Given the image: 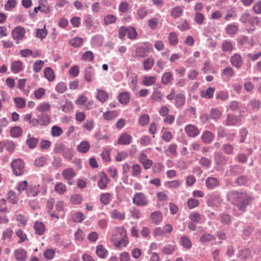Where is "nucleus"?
<instances>
[{"instance_id":"nucleus-13","label":"nucleus","mask_w":261,"mask_h":261,"mask_svg":"<svg viewBox=\"0 0 261 261\" xmlns=\"http://www.w3.org/2000/svg\"><path fill=\"white\" fill-rule=\"evenodd\" d=\"M185 129L187 135L189 137H194L197 136L199 133L197 128L191 124H188L186 125Z\"/></svg>"},{"instance_id":"nucleus-18","label":"nucleus","mask_w":261,"mask_h":261,"mask_svg":"<svg viewBox=\"0 0 261 261\" xmlns=\"http://www.w3.org/2000/svg\"><path fill=\"white\" fill-rule=\"evenodd\" d=\"M215 91V88L208 87L206 90H202L200 95L203 98L210 99L213 97Z\"/></svg>"},{"instance_id":"nucleus-36","label":"nucleus","mask_w":261,"mask_h":261,"mask_svg":"<svg viewBox=\"0 0 261 261\" xmlns=\"http://www.w3.org/2000/svg\"><path fill=\"white\" fill-rule=\"evenodd\" d=\"M66 191V187L65 184L59 182L55 186V191L58 194L62 195L65 193Z\"/></svg>"},{"instance_id":"nucleus-41","label":"nucleus","mask_w":261,"mask_h":261,"mask_svg":"<svg viewBox=\"0 0 261 261\" xmlns=\"http://www.w3.org/2000/svg\"><path fill=\"white\" fill-rule=\"evenodd\" d=\"M117 19V17L113 14H108L104 17L103 21L105 24L108 25L110 24L114 23Z\"/></svg>"},{"instance_id":"nucleus-44","label":"nucleus","mask_w":261,"mask_h":261,"mask_svg":"<svg viewBox=\"0 0 261 261\" xmlns=\"http://www.w3.org/2000/svg\"><path fill=\"white\" fill-rule=\"evenodd\" d=\"M169 43L171 45H175L178 43V37L175 32L169 33L168 36Z\"/></svg>"},{"instance_id":"nucleus-50","label":"nucleus","mask_w":261,"mask_h":261,"mask_svg":"<svg viewBox=\"0 0 261 261\" xmlns=\"http://www.w3.org/2000/svg\"><path fill=\"white\" fill-rule=\"evenodd\" d=\"M118 115V113L115 111H108L103 114L105 119L110 120L116 118Z\"/></svg>"},{"instance_id":"nucleus-17","label":"nucleus","mask_w":261,"mask_h":261,"mask_svg":"<svg viewBox=\"0 0 261 261\" xmlns=\"http://www.w3.org/2000/svg\"><path fill=\"white\" fill-rule=\"evenodd\" d=\"M76 175L73 169L71 168H68L64 169L62 172V175L64 179L71 180Z\"/></svg>"},{"instance_id":"nucleus-15","label":"nucleus","mask_w":261,"mask_h":261,"mask_svg":"<svg viewBox=\"0 0 261 261\" xmlns=\"http://www.w3.org/2000/svg\"><path fill=\"white\" fill-rule=\"evenodd\" d=\"M201 138L205 143L209 144L211 143L214 140V135L210 131L206 130L203 133Z\"/></svg>"},{"instance_id":"nucleus-20","label":"nucleus","mask_w":261,"mask_h":261,"mask_svg":"<svg viewBox=\"0 0 261 261\" xmlns=\"http://www.w3.org/2000/svg\"><path fill=\"white\" fill-rule=\"evenodd\" d=\"M34 228L35 233L38 235H42L45 231V226L43 223L36 221L34 225Z\"/></svg>"},{"instance_id":"nucleus-21","label":"nucleus","mask_w":261,"mask_h":261,"mask_svg":"<svg viewBox=\"0 0 261 261\" xmlns=\"http://www.w3.org/2000/svg\"><path fill=\"white\" fill-rule=\"evenodd\" d=\"M39 185L36 186H31L27 191L28 197H35L37 196L39 192Z\"/></svg>"},{"instance_id":"nucleus-43","label":"nucleus","mask_w":261,"mask_h":261,"mask_svg":"<svg viewBox=\"0 0 261 261\" xmlns=\"http://www.w3.org/2000/svg\"><path fill=\"white\" fill-rule=\"evenodd\" d=\"M239 257L243 260L248 259L250 257V251L248 249L242 250L239 252Z\"/></svg>"},{"instance_id":"nucleus-35","label":"nucleus","mask_w":261,"mask_h":261,"mask_svg":"<svg viewBox=\"0 0 261 261\" xmlns=\"http://www.w3.org/2000/svg\"><path fill=\"white\" fill-rule=\"evenodd\" d=\"M110 214L111 217L112 219H116L119 220H123L125 218L124 214L119 212L116 209L112 210Z\"/></svg>"},{"instance_id":"nucleus-59","label":"nucleus","mask_w":261,"mask_h":261,"mask_svg":"<svg viewBox=\"0 0 261 261\" xmlns=\"http://www.w3.org/2000/svg\"><path fill=\"white\" fill-rule=\"evenodd\" d=\"M44 62L42 60L36 61L33 65V70L35 72H39L41 71Z\"/></svg>"},{"instance_id":"nucleus-14","label":"nucleus","mask_w":261,"mask_h":261,"mask_svg":"<svg viewBox=\"0 0 261 261\" xmlns=\"http://www.w3.org/2000/svg\"><path fill=\"white\" fill-rule=\"evenodd\" d=\"M14 256L18 261H24L27 258V251L22 249L19 248L14 251Z\"/></svg>"},{"instance_id":"nucleus-57","label":"nucleus","mask_w":261,"mask_h":261,"mask_svg":"<svg viewBox=\"0 0 261 261\" xmlns=\"http://www.w3.org/2000/svg\"><path fill=\"white\" fill-rule=\"evenodd\" d=\"M94 56L91 51L88 50L84 53L82 56V59L85 61L91 62L93 60Z\"/></svg>"},{"instance_id":"nucleus-32","label":"nucleus","mask_w":261,"mask_h":261,"mask_svg":"<svg viewBox=\"0 0 261 261\" xmlns=\"http://www.w3.org/2000/svg\"><path fill=\"white\" fill-rule=\"evenodd\" d=\"M109 182V180L107 176L105 174L100 177L98 181V186L100 189H104L107 187Z\"/></svg>"},{"instance_id":"nucleus-58","label":"nucleus","mask_w":261,"mask_h":261,"mask_svg":"<svg viewBox=\"0 0 261 261\" xmlns=\"http://www.w3.org/2000/svg\"><path fill=\"white\" fill-rule=\"evenodd\" d=\"M70 200L74 204H79L82 203L83 198L81 195L76 194L71 196Z\"/></svg>"},{"instance_id":"nucleus-25","label":"nucleus","mask_w":261,"mask_h":261,"mask_svg":"<svg viewBox=\"0 0 261 261\" xmlns=\"http://www.w3.org/2000/svg\"><path fill=\"white\" fill-rule=\"evenodd\" d=\"M44 77L49 81L52 82L55 79V74L53 69L50 67H46L44 70Z\"/></svg>"},{"instance_id":"nucleus-62","label":"nucleus","mask_w":261,"mask_h":261,"mask_svg":"<svg viewBox=\"0 0 261 261\" xmlns=\"http://www.w3.org/2000/svg\"><path fill=\"white\" fill-rule=\"evenodd\" d=\"M231 217L226 214H222L220 215V221L223 224L228 225L231 222Z\"/></svg>"},{"instance_id":"nucleus-37","label":"nucleus","mask_w":261,"mask_h":261,"mask_svg":"<svg viewBox=\"0 0 261 261\" xmlns=\"http://www.w3.org/2000/svg\"><path fill=\"white\" fill-rule=\"evenodd\" d=\"M183 11V9L181 7L179 6L176 7L171 10V15L173 17L177 18L182 14Z\"/></svg>"},{"instance_id":"nucleus-31","label":"nucleus","mask_w":261,"mask_h":261,"mask_svg":"<svg viewBox=\"0 0 261 261\" xmlns=\"http://www.w3.org/2000/svg\"><path fill=\"white\" fill-rule=\"evenodd\" d=\"M221 47L223 51L231 52L233 49V45L230 41L225 40L222 43Z\"/></svg>"},{"instance_id":"nucleus-22","label":"nucleus","mask_w":261,"mask_h":261,"mask_svg":"<svg viewBox=\"0 0 261 261\" xmlns=\"http://www.w3.org/2000/svg\"><path fill=\"white\" fill-rule=\"evenodd\" d=\"M175 99V105L177 108L182 107L186 102V97L181 93L177 94Z\"/></svg>"},{"instance_id":"nucleus-48","label":"nucleus","mask_w":261,"mask_h":261,"mask_svg":"<svg viewBox=\"0 0 261 261\" xmlns=\"http://www.w3.org/2000/svg\"><path fill=\"white\" fill-rule=\"evenodd\" d=\"M127 37L130 39H135L136 38L138 33L135 29V28L133 27H127Z\"/></svg>"},{"instance_id":"nucleus-39","label":"nucleus","mask_w":261,"mask_h":261,"mask_svg":"<svg viewBox=\"0 0 261 261\" xmlns=\"http://www.w3.org/2000/svg\"><path fill=\"white\" fill-rule=\"evenodd\" d=\"M83 39L77 37H74L69 41L70 44L74 47H80L83 44Z\"/></svg>"},{"instance_id":"nucleus-63","label":"nucleus","mask_w":261,"mask_h":261,"mask_svg":"<svg viewBox=\"0 0 261 261\" xmlns=\"http://www.w3.org/2000/svg\"><path fill=\"white\" fill-rule=\"evenodd\" d=\"M151 98L153 100L158 101L163 99V95L161 91L155 90L153 92Z\"/></svg>"},{"instance_id":"nucleus-52","label":"nucleus","mask_w":261,"mask_h":261,"mask_svg":"<svg viewBox=\"0 0 261 261\" xmlns=\"http://www.w3.org/2000/svg\"><path fill=\"white\" fill-rule=\"evenodd\" d=\"M154 64L153 59L151 58H149L145 60L143 62L144 68L148 70L150 69Z\"/></svg>"},{"instance_id":"nucleus-30","label":"nucleus","mask_w":261,"mask_h":261,"mask_svg":"<svg viewBox=\"0 0 261 261\" xmlns=\"http://www.w3.org/2000/svg\"><path fill=\"white\" fill-rule=\"evenodd\" d=\"M98 92L96 95V98L98 99L100 102H105L109 97L108 94L103 90H97Z\"/></svg>"},{"instance_id":"nucleus-5","label":"nucleus","mask_w":261,"mask_h":261,"mask_svg":"<svg viewBox=\"0 0 261 261\" xmlns=\"http://www.w3.org/2000/svg\"><path fill=\"white\" fill-rule=\"evenodd\" d=\"M133 203L137 206H145L148 204V200L146 196L142 193H137L133 199Z\"/></svg>"},{"instance_id":"nucleus-7","label":"nucleus","mask_w":261,"mask_h":261,"mask_svg":"<svg viewBox=\"0 0 261 261\" xmlns=\"http://www.w3.org/2000/svg\"><path fill=\"white\" fill-rule=\"evenodd\" d=\"M231 64L237 69H240L243 65L242 58L239 54H234L230 59Z\"/></svg>"},{"instance_id":"nucleus-4","label":"nucleus","mask_w":261,"mask_h":261,"mask_svg":"<svg viewBox=\"0 0 261 261\" xmlns=\"http://www.w3.org/2000/svg\"><path fill=\"white\" fill-rule=\"evenodd\" d=\"M34 125L35 127H37L38 125L41 126H47L50 122V117L49 115L46 113H41L38 115L37 118L33 120Z\"/></svg>"},{"instance_id":"nucleus-27","label":"nucleus","mask_w":261,"mask_h":261,"mask_svg":"<svg viewBox=\"0 0 261 261\" xmlns=\"http://www.w3.org/2000/svg\"><path fill=\"white\" fill-rule=\"evenodd\" d=\"M177 146L175 144H171L168 147L167 150L165 151L166 154L168 156H175L177 154Z\"/></svg>"},{"instance_id":"nucleus-55","label":"nucleus","mask_w":261,"mask_h":261,"mask_svg":"<svg viewBox=\"0 0 261 261\" xmlns=\"http://www.w3.org/2000/svg\"><path fill=\"white\" fill-rule=\"evenodd\" d=\"M47 35V31L45 29V26L42 29H37L36 31L37 37L42 40Z\"/></svg>"},{"instance_id":"nucleus-10","label":"nucleus","mask_w":261,"mask_h":261,"mask_svg":"<svg viewBox=\"0 0 261 261\" xmlns=\"http://www.w3.org/2000/svg\"><path fill=\"white\" fill-rule=\"evenodd\" d=\"M241 121L239 117L232 114H228L226 119V125L227 126L236 125L240 124Z\"/></svg>"},{"instance_id":"nucleus-28","label":"nucleus","mask_w":261,"mask_h":261,"mask_svg":"<svg viewBox=\"0 0 261 261\" xmlns=\"http://www.w3.org/2000/svg\"><path fill=\"white\" fill-rule=\"evenodd\" d=\"M77 148L79 152L82 153H86L89 150L90 148L89 143L88 141H83L77 146Z\"/></svg>"},{"instance_id":"nucleus-3","label":"nucleus","mask_w":261,"mask_h":261,"mask_svg":"<svg viewBox=\"0 0 261 261\" xmlns=\"http://www.w3.org/2000/svg\"><path fill=\"white\" fill-rule=\"evenodd\" d=\"M11 167L14 174L16 176H20L24 173L25 164L23 161L20 159H15L12 161Z\"/></svg>"},{"instance_id":"nucleus-47","label":"nucleus","mask_w":261,"mask_h":261,"mask_svg":"<svg viewBox=\"0 0 261 261\" xmlns=\"http://www.w3.org/2000/svg\"><path fill=\"white\" fill-rule=\"evenodd\" d=\"M223 75L227 78L230 79L234 74V69L231 67H225L222 71Z\"/></svg>"},{"instance_id":"nucleus-29","label":"nucleus","mask_w":261,"mask_h":261,"mask_svg":"<svg viewBox=\"0 0 261 261\" xmlns=\"http://www.w3.org/2000/svg\"><path fill=\"white\" fill-rule=\"evenodd\" d=\"M50 109V105L48 102L40 103L36 108L37 111L42 113H45V112L49 111Z\"/></svg>"},{"instance_id":"nucleus-26","label":"nucleus","mask_w":261,"mask_h":261,"mask_svg":"<svg viewBox=\"0 0 261 261\" xmlns=\"http://www.w3.org/2000/svg\"><path fill=\"white\" fill-rule=\"evenodd\" d=\"M118 100L121 104L126 105L129 102V96L127 92H122L119 94Z\"/></svg>"},{"instance_id":"nucleus-61","label":"nucleus","mask_w":261,"mask_h":261,"mask_svg":"<svg viewBox=\"0 0 261 261\" xmlns=\"http://www.w3.org/2000/svg\"><path fill=\"white\" fill-rule=\"evenodd\" d=\"M110 153L111 149L107 148H105L101 153V158L103 161L106 162H109L110 161Z\"/></svg>"},{"instance_id":"nucleus-33","label":"nucleus","mask_w":261,"mask_h":261,"mask_svg":"<svg viewBox=\"0 0 261 261\" xmlns=\"http://www.w3.org/2000/svg\"><path fill=\"white\" fill-rule=\"evenodd\" d=\"M38 139L34 137H31L30 134H29L28 138L26 141V143L30 148H34L36 147L37 144L38 143Z\"/></svg>"},{"instance_id":"nucleus-49","label":"nucleus","mask_w":261,"mask_h":261,"mask_svg":"<svg viewBox=\"0 0 261 261\" xmlns=\"http://www.w3.org/2000/svg\"><path fill=\"white\" fill-rule=\"evenodd\" d=\"M221 115V112L217 109L212 108L210 111V117L214 120H217L219 119Z\"/></svg>"},{"instance_id":"nucleus-11","label":"nucleus","mask_w":261,"mask_h":261,"mask_svg":"<svg viewBox=\"0 0 261 261\" xmlns=\"http://www.w3.org/2000/svg\"><path fill=\"white\" fill-rule=\"evenodd\" d=\"M243 168L239 165H233L230 167L229 170L226 171V175L236 176L243 172Z\"/></svg>"},{"instance_id":"nucleus-6","label":"nucleus","mask_w":261,"mask_h":261,"mask_svg":"<svg viewBox=\"0 0 261 261\" xmlns=\"http://www.w3.org/2000/svg\"><path fill=\"white\" fill-rule=\"evenodd\" d=\"M25 33V30L21 27H17L12 30V36L16 40L17 44L24 38Z\"/></svg>"},{"instance_id":"nucleus-24","label":"nucleus","mask_w":261,"mask_h":261,"mask_svg":"<svg viewBox=\"0 0 261 261\" xmlns=\"http://www.w3.org/2000/svg\"><path fill=\"white\" fill-rule=\"evenodd\" d=\"M180 245L186 249H189L192 247V243L190 239L186 236H182L180 238Z\"/></svg>"},{"instance_id":"nucleus-12","label":"nucleus","mask_w":261,"mask_h":261,"mask_svg":"<svg viewBox=\"0 0 261 261\" xmlns=\"http://www.w3.org/2000/svg\"><path fill=\"white\" fill-rule=\"evenodd\" d=\"M132 141V137L126 133H123L118 140L119 145H128Z\"/></svg>"},{"instance_id":"nucleus-23","label":"nucleus","mask_w":261,"mask_h":261,"mask_svg":"<svg viewBox=\"0 0 261 261\" xmlns=\"http://www.w3.org/2000/svg\"><path fill=\"white\" fill-rule=\"evenodd\" d=\"M156 77L155 76H143L142 79V84L146 86H150L155 83Z\"/></svg>"},{"instance_id":"nucleus-19","label":"nucleus","mask_w":261,"mask_h":261,"mask_svg":"<svg viewBox=\"0 0 261 261\" xmlns=\"http://www.w3.org/2000/svg\"><path fill=\"white\" fill-rule=\"evenodd\" d=\"M150 219L153 223L159 224L162 220V214L160 211H156L151 214Z\"/></svg>"},{"instance_id":"nucleus-40","label":"nucleus","mask_w":261,"mask_h":261,"mask_svg":"<svg viewBox=\"0 0 261 261\" xmlns=\"http://www.w3.org/2000/svg\"><path fill=\"white\" fill-rule=\"evenodd\" d=\"M172 80V75L170 72L164 73L161 79V82L164 85H167Z\"/></svg>"},{"instance_id":"nucleus-9","label":"nucleus","mask_w":261,"mask_h":261,"mask_svg":"<svg viewBox=\"0 0 261 261\" xmlns=\"http://www.w3.org/2000/svg\"><path fill=\"white\" fill-rule=\"evenodd\" d=\"M219 185V180L215 177H208L206 179L205 186L208 189H214L218 187Z\"/></svg>"},{"instance_id":"nucleus-2","label":"nucleus","mask_w":261,"mask_h":261,"mask_svg":"<svg viewBox=\"0 0 261 261\" xmlns=\"http://www.w3.org/2000/svg\"><path fill=\"white\" fill-rule=\"evenodd\" d=\"M112 241L116 247H125L127 246L128 240L124 227L116 228L115 234L112 236Z\"/></svg>"},{"instance_id":"nucleus-42","label":"nucleus","mask_w":261,"mask_h":261,"mask_svg":"<svg viewBox=\"0 0 261 261\" xmlns=\"http://www.w3.org/2000/svg\"><path fill=\"white\" fill-rule=\"evenodd\" d=\"M238 30V27L233 23L227 25L225 28L226 32L229 35L236 33Z\"/></svg>"},{"instance_id":"nucleus-45","label":"nucleus","mask_w":261,"mask_h":261,"mask_svg":"<svg viewBox=\"0 0 261 261\" xmlns=\"http://www.w3.org/2000/svg\"><path fill=\"white\" fill-rule=\"evenodd\" d=\"M10 134L13 138H17L22 134V129L19 126H15L10 130Z\"/></svg>"},{"instance_id":"nucleus-34","label":"nucleus","mask_w":261,"mask_h":261,"mask_svg":"<svg viewBox=\"0 0 261 261\" xmlns=\"http://www.w3.org/2000/svg\"><path fill=\"white\" fill-rule=\"evenodd\" d=\"M140 160L143 165L144 168L146 169L150 168L152 164V161L147 159L145 154H142L141 155Z\"/></svg>"},{"instance_id":"nucleus-46","label":"nucleus","mask_w":261,"mask_h":261,"mask_svg":"<svg viewBox=\"0 0 261 261\" xmlns=\"http://www.w3.org/2000/svg\"><path fill=\"white\" fill-rule=\"evenodd\" d=\"M14 101L16 107L18 108L22 109L25 106V100L22 97H16L14 98Z\"/></svg>"},{"instance_id":"nucleus-8","label":"nucleus","mask_w":261,"mask_h":261,"mask_svg":"<svg viewBox=\"0 0 261 261\" xmlns=\"http://www.w3.org/2000/svg\"><path fill=\"white\" fill-rule=\"evenodd\" d=\"M85 79L88 82H90L95 79V70L92 66L86 68L84 72Z\"/></svg>"},{"instance_id":"nucleus-38","label":"nucleus","mask_w":261,"mask_h":261,"mask_svg":"<svg viewBox=\"0 0 261 261\" xmlns=\"http://www.w3.org/2000/svg\"><path fill=\"white\" fill-rule=\"evenodd\" d=\"M96 253L100 258H104L106 257L108 251L102 245H99L97 247Z\"/></svg>"},{"instance_id":"nucleus-51","label":"nucleus","mask_w":261,"mask_h":261,"mask_svg":"<svg viewBox=\"0 0 261 261\" xmlns=\"http://www.w3.org/2000/svg\"><path fill=\"white\" fill-rule=\"evenodd\" d=\"M8 198L10 202L15 204L18 201V197L16 195V194L12 191H10L8 193Z\"/></svg>"},{"instance_id":"nucleus-54","label":"nucleus","mask_w":261,"mask_h":261,"mask_svg":"<svg viewBox=\"0 0 261 261\" xmlns=\"http://www.w3.org/2000/svg\"><path fill=\"white\" fill-rule=\"evenodd\" d=\"M148 14V10L145 7H141L137 10V15L138 18L142 19L145 18Z\"/></svg>"},{"instance_id":"nucleus-60","label":"nucleus","mask_w":261,"mask_h":261,"mask_svg":"<svg viewBox=\"0 0 261 261\" xmlns=\"http://www.w3.org/2000/svg\"><path fill=\"white\" fill-rule=\"evenodd\" d=\"M214 239V237L210 233H204L200 238V241L202 243H205L212 241Z\"/></svg>"},{"instance_id":"nucleus-16","label":"nucleus","mask_w":261,"mask_h":261,"mask_svg":"<svg viewBox=\"0 0 261 261\" xmlns=\"http://www.w3.org/2000/svg\"><path fill=\"white\" fill-rule=\"evenodd\" d=\"M22 63L20 61H14L11 64V70L12 72L17 73L22 70Z\"/></svg>"},{"instance_id":"nucleus-64","label":"nucleus","mask_w":261,"mask_h":261,"mask_svg":"<svg viewBox=\"0 0 261 261\" xmlns=\"http://www.w3.org/2000/svg\"><path fill=\"white\" fill-rule=\"evenodd\" d=\"M63 157L68 161H70L73 156V151L71 148H67L65 149L63 152Z\"/></svg>"},{"instance_id":"nucleus-56","label":"nucleus","mask_w":261,"mask_h":261,"mask_svg":"<svg viewBox=\"0 0 261 261\" xmlns=\"http://www.w3.org/2000/svg\"><path fill=\"white\" fill-rule=\"evenodd\" d=\"M214 160L217 165H220L225 161V157L221 153L216 152L214 154Z\"/></svg>"},{"instance_id":"nucleus-1","label":"nucleus","mask_w":261,"mask_h":261,"mask_svg":"<svg viewBox=\"0 0 261 261\" xmlns=\"http://www.w3.org/2000/svg\"><path fill=\"white\" fill-rule=\"evenodd\" d=\"M228 199L235 205L233 213L234 215L237 216L245 211L246 207L251 201V198L246 194L239 193L235 191L229 193Z\"/></svg>"},{"instance_id":"nucleus-53","label":"nucleus","mask_w":261,"mask_h":261,"mask_svg":"<svg viewBox=\"0 0 261 261\" xmlns=\"http://www.w3.org/2000/svg\"><path fill=\"white\" fill-rule=\"evenodd\" d=\"M63 133L61 127L58 126H53L51 127V134L53 137H59Z\"/></svg>"}]
</instances>
